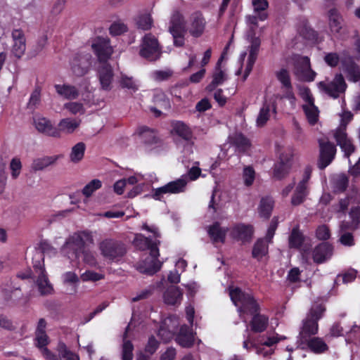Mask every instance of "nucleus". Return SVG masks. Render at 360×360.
Listing matches in <instances>:
<instances>
[{"instance_id": "nucleus-32", "label": "nucleus", "mask_w": 360, "mask_h": 360, "mask_svg": "<svg viewBox=\"0 0 360 360\" xmlns=\"http://www.w3.org/2000/svg\"><path fill=\"white\" fill-rule=\"evenodd\" d=\"M182 297L183 292L179 287L174 285L168 287L163 295L164 302L170 305L180 304Z\"/></svg>"}, {"instance_id": "nucleus-33", "label": "nucleus", "mask_w": 360, "mask_h": 360, "mask_svg": "<svg viewBox=\"0 0 360 360\" xmlns=\"http://www.w3.org/2000/svg\"><path fill=\"white\" fill-rule=\"evenodd\" d=\"M269 324V318L258 312L252 314V319L250 322L251 330L254 333L264 332Z\"/></svg>"}, {"instance_id": "nucleus-20", "label": "nucleus", "mask_w": 360, "mask_h": 360, "mask_svg": "<svg viewBox=\"0 0 360 360\" xmlns=\"http://www.w3.org/2000/svg\"><path fill=\"white\" fill-rule=\"evenodd\" d=\"M158 257L150 254L143 261L137 264L136 269L141 274L153 275L160 269L162 266L161 262L158 260Z\"/></svg>"}, {"instance_id": "nucleus-29", "label": "nucleus", "mask_w": 360, "mask_h": 360, "mask_svg": "<svg viewBox=\"0 0 360 360\" xmlns=\"http://www.w3.org/2000/svg\"><path fill=\"white\" fill-rule=\"evenodd\" d=\"M260 46V40L258 38H254L249 46V56L244 73V79H245L252 70L254 64L257 60Z\"/></svg>"}, {"instance_id": "nucleus-19", "label": "nucleus", "mask_w": 360, "mask_h": 360, "mask_svg": "<svg viewBox=\"0 0 360 360\" xmlns=\"http://www.w3.org/2000/svg\"><path fill=\"white\" fill-rule=\"evenodd\" d=\"M13 39L12 53L15 57L20 58L26 50V39L21 29H14L11 32Z\"/></svg>"}, {"instance_id": "nucleus-59", "label": "nucleus", "mask_w": 360, "mask_h": 360, "mask_svg": "<svg viewBox=\"0 0 360 360\" xmlns=\"http://www.w3.org/2000/svg\"><path fill=\"white\" fill-rule=\"evenodd\" d=\"M276 77L281 83L282 86H290V85L292 84L289 71L286 69L283 68L277 72Z\"/></svg>"}, {"instance_id": "nucleus-54", "label": "nucleus", "mask_w": 360, "mask_h": 360, "mask_svg": "<svg viewBox=\"0 0 360 360\" xmlns=\"http://www.w3.org/2000/svg\"><path fill=\"white\" fill-rule=\"evenodd\" d=\"M155 289V286L154 285H150L142 290L136 294V295L131 298V301L135 302L141 300H146L149 298L154 292Z\"/></svg>"}, {"instance_id": "nucleus-36", "label": "nucleus", "mask_w": 360, "mask_h": 360, "mask_svg": "<svg viewBox=\"0 0 360 360\" xmlns=\"http://www.w3.org/2000/svg\"><path fill=\"white\" fill-rule=\"evenodd\" d=\"M227 230L220 226L218 222L210 226L208 229V234L214 243L225 241Z\"/></svg>"}, {"instance_id": "nucleus-14", "label": "nucleus", "mask_w": 360, "mask_h": 360, "mask_svg": "<svg viewBox=\"0 0 360 360\" xmlns=\"http://www.w3.org/2000/svg\"><path fill=\"white\" fill-rule=\"evenodd\" d=\"M320 155L319 167L321 169L326 168L333 160L335 153V146L328 141L319 140Z\"/></svg>"}, {"instance_id": "nucleus-5", "label": "nucleus", "mask_w": 360, "mask_h": 360, "mask_svg": "<svg viewBox=\"0 0 360 360\" xmlns=\"http://www.w3.org/2000/svg\"><path fill=\"white\" fill-rule=\"evenodd\" d=\"M101 255L110 262L120 261L127 253L126 245L113 238H105L98 244Z\"/></svg>"}, {"instance_id": "nucleus-11", "label": "nucleus", "mask_w": 360, "mask_h": 360, "mask_svg": "<svg viewBox=\"0 0 360 360\" xmlns=\"http://www.w3.org/2000/svg\"><path fill=\"white\" fill-rule=\"evenodd\" d=\"M311 168L306 167L302 176V179L296 186L294 193L291 198V204L293 206L300 205L306 200V198L309 193V181L311 177Z\"/></svg>"}, {"instance_id": "nucleus-56", "label": "nucleus", "mask_w": 360, "mask_h": 360, "mask_svg": "<svg viewBox=\"0 0 360 360\" xmlns=\"http://www.w3.org/2000/svg\"><path fill=\"white\" fill-rule=\"evenodd\" d=\"M80 256H82V261L85 264L91 266H96L97 260L93 252L85 248L81 252Z\"/></svg>"}, {"instance_id": "nucleus-27", "label": "nucleus", "mask_w": 360, "mask_h": 360, "mask_svg": "<svg viewBox=\"0 0 360 360\" xmlns=\"http://www.w3.org/2000/svg\"><path fill=\"white\" fill-rule=\"evenodd\" d=\"M253 233L254 229L252 225L240 224L233 228L231 235L235 239L245 243L252 239Z\"/></svg>"}, {"instance_id": "nucleus-31", "label": "nucleus", "mask_w": 360, "mask_h": 360, "mask_svg": "<svg viewBox=\"0 0 360 360\" xmlns=\"http://www.w3.org/2000/svg\"><path fill=\"white\" fill-rule=\"evenodd\" d=\"M224 54L225 53L224 52L218 60L215 66V71L212 75V81L206 87V90L209 91H213L218 85L221 84L226 79L224 72L221 69V63L224 59Z\"/></svg>"}, {"instance_id": "nucleus-18", "label": "nucleus", "mask_w": 360, "mask_h": 360, "mask_svg": "<svg viewBox=\"0 0 360 360\" xmlns=\"http://www.w3.org/2000/svg\"><path fill=\"white\" fill-rule=\"evenodd\" d=\"M302 98L306 103L302 105V108L305 112L309 122L314 124L318 120L319 110L314 105V101L310 91L308 88H305L302 93Z\"/></svg>"}, {"instance_id": "nucleus-60", "label": "nucleus", "mask_w": 360, "mask_h": 360, "mask_svg": "<svg viewBox=\"0 0 360 360\" xmlns=\"http://www.w3.org/2000/svg\"><path fill=\"white\" fill-rule=\"evenodd\" d=\"M127 31V25L120 22H114L110 27V33L113 36L120 35Z\"/></svg>"}, {"instance_id": "nucleus-58", "label": "nucleus", "mask_w": 360, "mask_h": 360, "mask_svg": "<svg viewBox=\"0 0 360 360\" xmlns=\"http://www.w3.org/2000/svg\"><path fill=\"white\" fill-rule=\"evenodd\" d=\"M243 177L245 185L247 186H251L255 177V172L253 168L250 166L245 167L243 169Z\"/></svg>"}, {"instance_id": "nucleus-35", "label": "nucleus", "mask_w": 360, "mask_h": 360, "mask_svg": "<svg viewBox=\"0 0 360 360\" xmlns=\"http://www.w3.org/2000/svg\"><path fill=\"white\" fill-rule=\"evenodd\" d=\"M231 144L235 146L238 151L245 152L250 147L249 139L241 133H236L229 137Z\"/></svg>"}, {"instance_id": "nucleus-22", "label": "nucleus", "mask_w": 360, "mask_h": 360, "mask_svg": "<svg viewBox=\"0 0 360 360\" xmlns=\"http://www.w3.org/2000/svg\"><path fill=\"white\" fill-rule=\"evenodd\" d=\"M292 156L290 153H283L280 156V162L274 165V176L282 179L289 173L292 166Z\"/></svg>"}, {"instance_id": "nucleus-21", "label": "nucleus", "mask_w": 360, "mask_h": 360, "mask_svg": "<svg viewBox=\"0 0 360 360\" xmlns=\"http://www.w3.org/2000/svg\"><path fill=\"white\" fill-rule=\"evenodd\" d=\"M159 243V240L153 241L141 233H136L134 239V244L137 248L141 250H150V255L154 256L160 255L158 248Z\"/></svg>"}, {"instance_id": "nucleus-43", "label": "nucleus", "mask_w": 360, "mask_h": 360, "mask_svg": "<svg viewBox=\"0 0 360 360\" xmlns=\"http://www.w3.org/2000/svg\"><path fill=\"white\" fill-rule=\"evenodd\" d=\"M3 293L6 304L8 306L15 305L22 295L19 288H16L11 290L4 289L3 290Z\"/></svg>"}, {"instance_id": "nucleus-51", "label": "nucleus", "mask_w": 360, "mask_h": 360, "mask_svg": "<svg viewBox=\"0 0 360 360\" xmlns=\"http://www.w3.org/2000/svg\"><path fill=\"white\" fill-rule=\"evenodd\" d=\"M129 326L127 327L125 333L123 335V345H122V359L123 360H131L133 357V349L134 347L129 340H127V330Z\"/></svg>"}, {"instance_id": "nucleus-40", "label": "nucleus", "mask_w": 360, "mask_h": 360, "mask_svg": "<svg viewBox=\"0 0 360 360\" xmlns=\"http://www.w3.org/2000/svg\"><path fill=\"white\" fill-rule=\"evenodd\" d=\"M268 243L264 238L258 239L252 248V257L259 260L266 256L268 254Z\"/></svg>"}, {"instance_id": "nucleus-41", "label": "nucleus", "mask_w": 360, "mask_h": 360, "mask_svg": "<svg viewBox=\"0 0 360 360\" xmlns=\"http://www.w3.org/2000/svg\"><path fill=\"white\" fill-rule=\"evenodd\" d=\"M80 120L65 118L60 121L58 124V131L71 134L72 133L80 124Z\"/></svg>"}, {"instance_id": "nucleus-17", "label": "nucleus", "mask_w": 360, "mask_h": 360, "mask_svg": "<svg viewBox=\"0 0 360 360\" xmlns=\"http://www.w3.org/2000/svg\"><path fill=\"white\" fill-rule=\"evenodd\" d=\"M91 65V56L89 53L77 54L71 62L73 73L78 77L86 75Z\"/></svg>"}, {"instance_id": "nucleus-53", "label": "nucleus", "mask_w": 360, "mask_h": 360, "mask_svg": "<svg viewBox=\"0 0 360 360\" xmlns=\"http://www.w3.org/2000/svg\"><path fill=\"white\" fill-rule=\"evenodd\" d=\"M101 181L98 179H93L88 184H86L82 189V193L86 197H89L97 189L101 187Z\"/></svg>"}, {"instance_id": "nucleus-1", "label": "nucleus", "mask_w": 360, "mask_h": 360, "mask_svg": "<svg viewBox=\"0 0 360 360\" xmlns=\"http://www.w3.org/2000/svg\"><path fill=\"white\" fill-rule=\"evenodd\" d=\"M32 270L26 269L18 273L17 277L25 280L32 278L36 283L41 295L46 296L53 293V288L48 278L44 263V255L40 251L32 253Z\"/></svg>"}, {"instance_id": "nucleus-25", "label": "nucleus", "mask_w": 360, "mask_h": 360, "mask_svg": "<svg viewBox=\"0 0 360 360\" xmlns=\"http://www.w3.org/2000/svg\"><path fill=\"white\" fill-rule=\"evenodd\" d=\"M175 340L182 347H191L195 342L194 333L192 329L186 325H183L181 326Z\"/></svg>"}, {"instance_id": "nucleus-28", "label": "nucleus", "mask_w": 360, "mask_h": 360, "mask_svg": "<svg viewBox=\"0 0 360 360\" xmlns=\"http://www.w3.org/2000/svg\"><path fill=\"white\" fill-rule=\"evenodd\" d=\"M332 255L333 247L327 243H322L314 248L312 257L314 262L320 264L330 258Z\"/></svg>"}, {"instance_id": "nucleus-37", "label": "nucleus", "mask_w": 360, "mask_h": 360, "mask_svg": "<svg viewBox=\"0 0 360 360\" xmlns=\"http://www.w3.org/2000/svg\"><path fill=\"white\" fill-rule=\"evenodd\" d=\"M273 110L276 112V105L268 102H264L262 107L259 110V113L257 118V125L258 127H263L270 117V111Z\"/></svg>"}, {"instance_id": "nucleus-55", "label": "nucleus", "mask_w": 360, "mask_h": 360, "mask_svg": "<svg viewBox=\"0 0 360 360\" xmlns=\"http://www.w3.org/2000/svg\"><path fill=\"white\" fill-rule=\"evenodd\" d=\"M64 108L68 110L71 114H84L85 109L83 104L78 102H70L64 104Z\"/></svg>"}, {"instance_id": "nucleus-63", "label": "nucleus", "mask_w": 360, "mask_h": 360, "mask_svg": "<svg viewBox=\"0 0 360 360\" xmlns=\"http://www.w3.org/2000/svg\"><path fill=\"white\" fill-rule=\"evenodd\" d=\"M47 42V37L44 36L38 39L36 45H34L31 50L30 54L32 57H34L40 53L43 49L45 47Z\"/></svg>"}, {"instance_id": "nucleus-44", "label": "nucleus", "mask_w": 360, "mask_h": 360, "mask_svg": "<svg viewBox=\"0 0 360 360\" xmlns=\"http://www.w3.org/2000/svg\"><path fill=\"white\" fill-rule=\"evenodd\" d=\"M300 342L307 343L310 349L316 353L323 352L328 348L326 344L319 338H307V341Z\"/></svg>"}, {"instance_id": "nucleus-6", "label": "nucleus", "mask_w": 360, "mask_h": 360, "mask_svg": "<svg viewBox=\"0 0 360 360\" xmlns=\"http://www.w3.org/2000/svg\"><path fill=\"white\" fill-rule=\"evenodd\" d=\"M169 31L173 37L174 46H183L186 32V21L184 15L179 11H174L171 15Z\"/></svg>"}, {"instance_id": "nucleus-30", "label": "nucleus", "mask_w": 360, "mask_h": 360, "mask_svg": "<svg viewBox=\"0 0 360 360\" xmlns=\"http://www.w3.org/2000/svg\"><path fill=\"white\" fill-rule=\"evenodd\" d=\"M138 133L145 145L150 147L160 145V140L154 130L142 126L138 129Z\"/></svg>"}, {"instance_id": "nucleus-7", "label": "nucleus", "mask_w": 360, "mask_h": 360, "mask_svg": "<svg viewBox=\"0 0 360 360\" xmlns=\"http://www.w3.org/2000/svg\"><path fill=\"white\" fill-rule=\"evenodd\" d=\"M293 60V72L297 79L308 82L314 81L316 74L311 68L309 58L307 56H295Z\"/></svg>"}, {"instance_id": "nucleus-38", "label": "nucleus", "mask_w": 360, "mask_h": 360, "mask_svg": "<svg viewBox=\"0 0 360 360\" xmlns=\"http://www.w3.org/2000/svg\"><path fill=\"white\" fill-rule=\"evenodd\" d=\"M58 160V156H45L34 159L31 168L33 171H41L47 167L53 165Z\"/></svg>"}, {"instance_id": "nucleus-9", "label": "nucleus", "mask_w": 360, "mask_h": 360, "mask_svg": "<svg viewBox=\"0 0 360 360\" xmlns=\"http://www.w3.org/2000/svg\"><path fill=\"white\" fill-rule=\"evenodd\" d=\"M188 179L186 176L170 181L163 186L159 187L153 191V197L155 200H160L165 194H178L186 191Z\"/></svg>"}, {"instance_id": "nucleus-3", "label": "nucleus", "mask_w": 360, "mask_h": 360, "mask_svg": "<svg viewBox=\"0 0 360 360\" xmlns=\"http://www.w3.org/2000/svg\"><path fill=\"white\" fill-rule=\"evenodd\" d=\"M325 310V307L321 304H315L311 306L306 318L302 321V326L299 334L300 342H306L307 338L317 333L318 321L323 316Z\"/></svg>"}, {"instance_id": "nucleus-52", "label": "nucleus", "mask_w": 360, "mask_h": 360, "mask_svg": "<svg viewBox=\"0 0 360 360\" xmlns=\"http://www.w3.org/2000/svg\"><path fill=\"white\" fill-rule=\"evenodd\" d=\"M57 350L58 355L64 360H79V356L70 351L63 342H59Z\"/></svg>"}, {"instance_id": "nucleus-61", "label": "nucleus", "mask_w": 360, "mask_h": 360, "mask_svg": "<svg viewBox=\"0 0 360 360\" xmlns=\"http://www.w3.org/2000/svg\"><path fill=\"white\" fill-rule=\"evenodd\" d=\"M10 169L11 170V176L13 179H16L21 171L22 164L19 158H14L10 163Z\"/></svg>"}, {"instance_id": "nucleus-23", "label": "nucleus", "mask_w": 360, "mask_h": 360, "mask_svg": "<svg viewBox=\"0 0 360 360\" xmlns=\"http://www.w3.org/2000/svg\"><path fill=\"white\" fill-rule=\"evenodd\" d=\"M205 24V20L201 13H193L190 17V25L188 27L190 34L194 37H200L204 32Z\"/></svg>"}, {"instance_id": "nucleus-34", "label": "nucleus", "mask_w": 360, "mask_h": 360, "mask_svg": "<svg viewBox=\"0 0 360 360\" xmlns=\"http://www.w3.org/2000/svg\"><path fill=\"white\" fill-rule=\"evenodd\" d=\"M55 89L56 92L65 99L74 100L79 95V90L70 84H56Z\"/></svg>"}, {"instance_id": "nucleus-50", "label": "nucleus", "mask_w": 360, "mask_h": 360, "mask_svg": "<svg viewBox=\"0 0 360 360\" xmlns=\"http://www.w3.org/2000/svg\"><path fill=\"white\" fill-rule=\"evenodd\" d=\"M153 19L148 13H141L136 19L138 28L143 30H150L153 25Z\"/></svg>"}, {"instance_id": "nucleus-42", "label": "nucleus", "mask_w": 360, "mask_h": 360, "mask_svg": "<svg viewBox=\"0 0 360 360\" xmlns=\"http://www.w3.org/2000/svg\"><path fill=\"white\" fill-rule=\"evenodd\" d=\"M349 184L348 177L345 174L336 175L332 181L333 189L335 193H343Z\"/></svg>"}, {"instance_id": "nucleus-2", "label": "nucleus", "mask_w": 360, "mask_h": 360, "mask_svg": "<svg viewBox=\"0 0 360 360\" xmlns=\"http://www.w3.org/2000/svg\"><path fill=\"white\" fill-rule=\"evenodd\" d=\"M94 239L90 231H83L70 236L62 246V252L69 259H79L81 252L85 249L86 242L93 243Z\"/></svg>"}, {"instance_id": "nucleus-12", "label": "nucleus", "mask_w": 360, "mask_h": 360, "mask_svg": "<svg viewBox=\"0 0 360 360\" xmlns=\"http://www.w3.org/2000/svg\"><path fill=\"white\" fill-rule=\"evenodd\" d=\"M318 86L322 91L334 98H338L341 93H343L347 87L345 79L341 74L336 75L331 82H320Z\"/></svg>"}, {"instance_id": "nucleus-4", "label": "nucleus", "mask_w": 360, "mask_h": 360, "mask_svg": "<svg viewBox=\"0 0 360 360\" xmlns=\"http://www.w3.org/2000/svg\"><path fill=\"white\" fill-rule=\"evenodd\" d=\"M229 295L236 306L240 305L238 311L244 322H246V319L243 314L252 315L259 311V306L254 297L250 294L243 292L240 288H230Z\"/></svg>"}, {"instance_id": "nucleus-48", "label": "nucleus", "mask_w": 360, "mask_h": 360, "mask_svg": "<svg viewBox=\"0 0 360 360\" xmlns=\"http://www.w3.org/2000/svg\"><path fill=\"white\" fill-rule=\"evenodd\" d=\"M174 130L181 138L186 141H190L192 137V131L190 128L182 122H177L174 126Z\"/></svg>"}, {"instance_id": "nucleus-46", "label": "nucleus", "mask_w": 360, "mask_h": 360, "mask_svg": "<svg viewBox=\"0 0 360 360\" xmlns=\"http://www.w3.org/2000/svg\"><path fill=\"white\" fill-rule=\"evenodd\" d=\"M274 207V200L269 197L263 198L259 205V214L261 217L268 219Z\"/></svg>"}, {"instance_id": "nucleus-16", "label": "nucleus", "mask_w": 360, "mask_h": 360, "mask_svg": "<svg viewBox=\"0 0 360 360\" xmlns=\"http://www.w3.org/2000/svg\"><path fill=\"white\" fill-rule=\"evenodd\" d=\"M333 137L346 157L348 158L354 152L355 147L352 140L347 136L345 131V126L339 127L334 130Z\"/></svg>"}, {"instance_id": "nucleus-45", "label": "nucleus", "mask_w": 360, "mask_h": 360, "mask_svg": "<svg viewBox=\"0 0 360 360\" xmlns=\"http://www.w3.org/2000/svg\"><path fill=\"white\" fill-rule=\"evenodd\" d=\"M120 86L122 89H127L130 93H134L139 89L137 82L131 77L126 75H122L119 80Z\"/></svg>"}, {"instance_id": "nucleus-49", "label": "nucleus", "mask_w": 360, "mask_h": 360, "mask_svg": "<svg viewBox=\"0 0 360 360\" xmlns=\"http://www.w3.org/2000/svg\"><path fill=\"white\" fill-rule=\"evenodd\" d=\"M288 241L290 248L299 249L304 241L303 235L297 229L294 228L289 236Z\"/></svg>"}, {"instance_id": "nucleus-13", "label": "nucleus", "mask_w": 360, "mask_h": 360, "mask_svg": "<svg viewBox=\"0 0 360 360\" xmlns=\"http://www.w3.org/2000/svg\"><path fill=\"white\" fill-rule=\"evenodd\" d=\"M91 47L98 58V63L108 62L113 53L112 47L108 38L97 37L92 43Z\"/></svg>"}, {"instance_id": "nucleus-47", "label": "nucleus", "mask_w": 360, "mask_h": 360, "mask_svg": "<svg viewBox=\"0 0 360 360\" xmlns=\"http://www.w3.org/2000/svg\"><path fill=\"white\" fill-rule=\"evenodd\" d=\"M86 146L83 142H79L72 148L70 154V159L72 162H79L84 157Z\"/></svg>"}, {"instance_id": "nucleus-62", "label": "nucleus", "mask_w": 360, "mask_h": 360, "mask_svg": "<svg viewBox=\"0 0 360 360\" xmlns=\"http://www.w3.org/2000/svg\"><path fill=\"white\" fill-rule=\"evenodd\" d=\"M35 345L41 350L49 343V337L46 333L35 334Z\"/></svg>"}, {"instance_id": "nucleus-8", "label": "nucleus", "mask_w": 360, "mask_h": 360, "mask_svg": "<svg viewBox=\"0 0 360 360\" xmlns=\"http://www.w3.org/2000/svg\"><path fill=\"white\" fill-rule=\"evenodd\" d=\"M140 55L150 61L160 58L161 49L157 38L152 34H147L143 38Z\"/></svg>"}, {"instance_id": "nucleus-64", "label": "nucleus", "mask_w": 360, "mask_h": 360, "mask_svg": "<svg viewBox=\"0 0 360 360\" xmlns=\"http://www.w3.org/2000/svg\"><path fill=\"white\" fill-rule=\"evenodd\" d=\"M349 214L353 224V228L358 229L360 226V208L353 207Z\"/></svg>"}, {"instance_id": "nucleus-39", "label": "nucleus", "mask_w": 360, "mask_h": 360, "mask_svg": "<svg viewBox=\"0 0 360 360\" xmlns=\"http://www.w3.org/2000/svg\"><path fill=\"white\" fill-rule=\"evenodd\" d=\"M329 25L333 32L338 33L342 29V19L336 8H331L328 11Z\"/></svg>"}, {"instance_id": "nucleus-57", "label": "nucleus", "mask_w": 360, "mask_h": 360, "mask_svg": "<svg viewBox=\"0 0 360 360\" xmlns=\"http://www.w3.org/2000/svg\"><path fill=\"white\" fill-rule=\"evenodd\" d=\"M173 75V71L167 69L165 70H155L152 72V77L158 82H162L169 79Z\"/></svg>"}, {"instance_id": "nucleus-26", "label": "nucleus", "mask_w": 360, "mask_h": 360, "mask_svg": "<svg viewBox=\"0 0 360 360\" xmlns=\"http://www.w3.org/2000/svg\"><path fill=\"white\" fill-rule=\"evenodd\" d=\"M34 124L38 131L47 136L59 137L58 129L53 126L51 122L45 117H37L34 119Z\"/></svg>"}, {"instance_id": "nucleus-24", "label": "nucleus", "mask_w": 360, "mask_h": 360, "mask_svg": "<svg viewBox=\"0 0 360 360\" xmlns=\"http://www.w3.org/2000/svg\"><path fill=\"white\" fill-rule=\"evenodd\" d=\"M342 70L349 81L356 82L360 80V68L353 61L351 57L341 59Z\"/></svg>"}, {"instance_id": "nucleus-10", "label": "nucleus", "mask_w": 360, "mask_h": 360, "mask_svg": "<svg viewBox=\"0 0 360 360\" xmlns=\"http://www.w3.org/2000/svg\"><path fill=\"white\" fill-rule=\"evenodd\" d=\"M188 179L186 176L170 181L163 186L159 187L153 191V197L155 200H160L165 194H178L186 191Z\"/></svg>"}, {"instance_id": "nucleus-15", "label": "nucleus", "mask_w": 360, "mask_h": 360, "mask_svg": "<svg viewBox=\"0 0 360 360\" xmlns=\"http://www.w3.org/2000/svg\"><path fill=\"white\" fill-rule=\"evenodd\" d=\"M97 76L104 91H110L112 88L114 72L112 66L108 63H99L97 68Z\"/></svg>"}]
</instances>
